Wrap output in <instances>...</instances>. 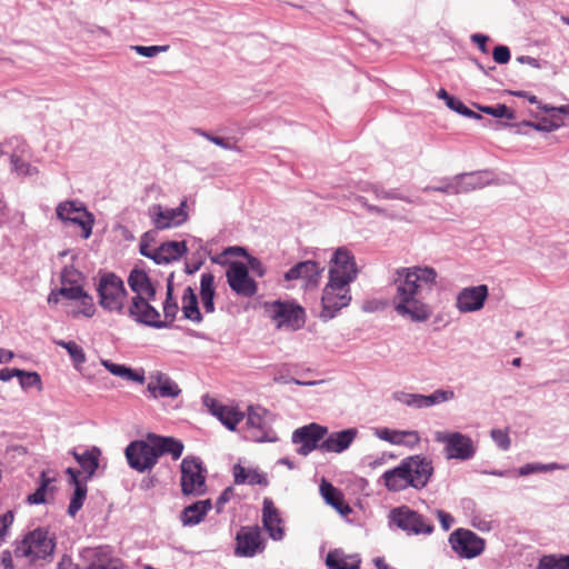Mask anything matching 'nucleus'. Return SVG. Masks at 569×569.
<instances>
[{
  "label": "nucleus",
  "instance_id": "obj_11",
  "mask_svg": "<svg viewBox=\"0 0 569 569\" xmlns=\"http://www.w3.org/2000/svg\"><path fill=\"white\" fill-rule=\"evenodd\" d=\"M452 550L460 557L471 559L480 556L486 548V540L476 532L458 528L449 536Z\"/></svg>",
  "mask_w": 569,
  "mask_h": 569
},
{
  "label": "nucleus",
  "instance_id": "obj_54",
  "mask_svg": "<svg viewBox=\"0 0 569 569\" xmlns=\"http://www.w3.org/2000/svg\"><path fill=\"white\" fill-rule=\"evenodd\" d=\"M492 57L497 63H507L510 60V50L506 46H497L493 49Z\"/></svg>",
  "mask_w": 569,
  "mask_h": 569
},
{
  "label": "nucleus",
  "instance_id": "obj_34",
  "mask_svg": "<svg viewBox=\"0 0 569 569\" xmlns=\"http://www.w3.org/2000/svg\"><path fill=\"white\" fill-rule=\"evenodd\" d=\"M233 477L236 485L248 483L251 486L260 485L262 487L268 486V479L264 473L259 471L258 469H248L241 465H234L233 467Z\"/></svg>",
  "mask_w": 569,
  "mask_h": 569
},
{
  "label": "nucleus",
  "instance_id": "obj_2",
  "mask_svg": "<svg viewBox=\"0 0 569 569\" xmlns=\"http://www.w3.org/2000/svg\"><path fill=\"white\" fill-rule=\"evenodd\" d=\"M184 445L173 437H164L148 433L144 440L130 442L124 455L128 465L139 472L151 470L161 456L170 455L172 460H178L183 452Z\"/></svg>",
  "mask_w": 569,
  "mask_h": 569
},
{
  "label": "nucleus",
  "instance_id": "obj_48",
  "mask_svg": "<svg viewBox=\"0 0 569 569\" xmlns=\"http://www.w3.org/2000/svg\"><path fill=\"white\" fill-rule=\"evenodd\" d=\"M425 191H435V192H442L446 194H458L459 188L457 183L456 177H453L450 180H447L445 183L436 187H426L423 189Z\"/></svg>",
  "mask_w": 569,
  "mask_h": 569
},
{
  "label": "nucleus",
  "instance_id": "obj_39",
  "mask_svg": "<svg viewBox=\"0 0 569 569\" xmlns=\"http://www.w3.org/2000/svg\"><path fill=\"white\" fill-rule=\"evenodd\" d=\"M164 322L167 326L171 325L173 320L177 317V313L179 311V306L177 302V299L173 298V283H172V277L168 279L167 282V292H166V300L162 306Z\"/></svg>",
  "mask_w": 569,
  "mask_h": 569
},
{
  "label": "nucleus",
  "instance_id": "obj_16",
  "mask_svg": "<svg viewBox=\"0 0 569 569\" xmlns=\"http://www.w3.org/2000/svg\"><path fill=\"white\" fill-rule=\"evenodd\" d=\"M328 429L318 423H310L298 428L292 433V442L299 445L297 452L307 456L315 449L319 448V442L327 435Z\"/></svg>",
  "mask_w": 569,
  "mask_h": 569
},
{
  "label": "nucleus",
  "instance_id": "obj_43",
  "mask_svg": "<svg viewBox=\"0 0 569 569\" xmlns=\"http://www.w3.org/2000/svg\"><path fill=\"white\" fill-rule=\"evenodd\" d=\"M36 545V530L30 531L27 537L17 545L14 549V556L17 559L19 558H29L30 562H33L34 555H33V546Z\"/></svg>",
  "mask_w": 569,
  "mask_h": 569
},
{
  "label": "nucleus",
  "instance_id": "obj_17",
  "mask_svg": "<svg viewBox=\"0 0 569 569\" xmlns=\"http://www.w3.org/2000/svg\"><path fill=\"white\" fill-rule=\"evenodd\" d=\"M230 288L239 296L252 297L257 292V283L250 278L248 268L242 262H231L226 272Z\"/></svg>",
  "mask_w": 569,
  "mask_h": 569
},
{
  "label": "nucleus",
  "instance_id": "obj_28",
  "mask_svg": "<svg viewBox=\"0 0 569 569\" xmlns=\"http://www.w3.org/2000/svg\"><path fill=\"white\" fill-rule=\"evenodd\" d=\"M211 508L212 503L210 499L196 501L182 510L180 520L183 526L199 525L204 520Z\"/></svg>",
  "mask_w": 569,
  "mask_h": 569
},
{
  "label": "nucleus",
  "instance_id": "obj_41",
  "mask_svg": "<svg viewBox=\"0 0 569 569\" xmlns=\"http://www.w3.org/2000/svg\"><path fill=\"white\" fill-rule=\"evenodd\" d=\"M102 365L108 369L109 372L123 379L137 381L140 383L144 380L143 376L138 375L123 365L112 363L109 360H102Z\"/></svg>",
  "mask_w": 569,
  "mask_h": 569
},
{
  "label": "nucleus",
  "instance_id": "obj_18",
  "mask_svg": "<svg viewBox=\"0 0 569 569\" xmlns=\"http://www.w3.org/2000/svg\"><path fill=\"white\" fill-rule=\"evenodd\" d=\"M57 216L63 220L81 227V237L88 239L92 232L93 217L82 206L74 202L60 203L57 208Z\"/></svg>",
  "mask_w": 569,
  "mask_h": 569
},
{
  "label": "nucleus",
  "instance_id": "obj_53",
  "mask_svg": "<svg viewBox=\"0 0 569 569\" xmlns=\"http://www.w3.org/2000/svg\"><path fill=\"white\" fill-rule=\"evenodd\" d=\"M81 274L72 267H66L61 272V283L80 284Z\"/></svg>",
  "mask_w": 569,
  "mask_h": 569
},
{
  "label": "nucleus",
  "instance_id": "obj_60",
  "mask_svg": "<svg viewBox=\"0 0 569 569\" xmlns=\"http://www.w3.org/2000/svg\"><path fill=\"white\" fill-rule=\"evenodd\" d=\"M23 375V370L21 369H11V368H3L0 370V380L3 382H7L11 380L13 377Z\"/></svg>",
  "mask_w": 569,
  "mask_h": 569
},
{
  "label": "nucleus",
  "instance_id": "obj_31",
  "mask_svg": "<svg viewBox=\"0 0 569 569\" xmlns=\"http://www.w3.org/2000/svg\"><path fill=\"white\" fill-rule=\"evenodd\" d=\"M361 559L358 555H347L341 550H332L327 555L326 565L329 569H359Z\"/></svg>",
  "mask_w": 569,
  "mask_h": 569
},
{
  "label": "nucleus",
  "instance_id": "obj_4",
  "mask_svg": "<svg viewBox=\"0 0 569 569\" xmlns=\"http://www.w3.org/2000/svg\"><path fill=\"white\" fill-rule=\"evenodd\" d=\"M100 307L112 313L123 316L127 306V290L120 277L113 272L102 273L97 284Z\"/></svg>",
  "mask_w": 569,
  "mask_h": 569
},
{
  "label": "nucleus",
  "instance_id": "obj_51",
  "mask_svg": "<svg viewBox=\"0 0 569 569\" xmlns=\"http://www.w3.org/2000/svg\"><path fill=\"white\" fill-rule=\"evenodd\" d=\"M448 108L451 110H455L456 112L469 117V118H477L479 119L480 116L470 110L468 107L463 104V102L457 98L450 99V102L448 104Z\"/></svg>",
  "mask_w": 569,
  "mask_h": 569
},
{
  "label": "nucleus",
  "instance_id": "obj_1",
  "mask_svg": "<svg viewBox=\"0 0 569 569\" xmlns=\"http://www.w3.org/2000/svg\"><path fill=\"white\" fill-rule=\"evenodd\" d=\"M437 272L430 267L399 268L395 271L396 293L392 303L396 312L416 322H423L431 316V308L425 302V293L436 284Z\"/></svg>",
  "mask_w": 569,
  "mask_h": 569
},
{
  "label": "nucleus",
  "instance_id": "obj_64",
  "mask_svg": "<svg viewBox=\"0 0 569 569\" xmlns=\"http://www.w3.org/2000/svg\"><path fill=\"white\" fill-rule=\"evenodd\" d=\"M230 495H231V489L230 488L226 489L221 493V496L217 500V508H218V510H221L223 505L229 500Z\"/></svg>",
  "mask_w": 569,
  "mask_h": 569
},
{
  "label": "nucleus",
  "instance_id": "obj_13",
  "mask_svg": "<svg viewBox=\"0 0 569 569\" xmlns=\"http://www.w3.org/2000/svg\"><path fill=\"white\" fill-rule=\"evenodd\" d=\"M358 276V268L353 254L346 248H338L329 267V279L351 283Z\"/></svg>",
  "mask_w": 569,
  "mask_h": 569
},
{
  "label": "nucleus",
  "instance_id": "obj_23",
  "mask_svg": "<svg viewBox=\"0 0 569 569\" xmlns=\"http://www.w3.org/2000/svg\"><path fill=\"white\" fill-rule=\"evenodd\" d=\"M204 405L229 430H236L237 425L244 418L243 412L237 408L224 406L213 398L206 397Z\"/></svg>",
  "mask_w": 569,
  "mask_h": 569
},
{
  "label": "nucleus",
  "instance_id": "obj_63",
  "mask_svg": "<svg viewBox=\"0 0 569 569\" xmlns=\"http://www.w3.org/2000/svg\"><path fill=\"white\" fill-rule=\"evenodd\" d=\"M58 569H76V565L70 557L63 556L58 563Z\"/></svg>",
  "mask_w": 569,
  "mask_h": 569
},
{
  "label": "nucleus",
  "instance_id": "obj_59",
  "mask_svg": "<svg viewBox=\"0 0 569 569\" xmlns=\"http://www.w3.org/2000/svg\"><path fill=\"white\" fill-rule=\"evenodd\" d=\"M123 565L120 559H110L107 563H92L89 569H122Z\"/></svg>",
  "mask_w": 569,
  "mask_h": 569
},
{
  "label": "nucleus",
  "instance_id": "obj_56",
  "mask_svg": "<svg viewBox=\"0 0 569 569\" xmlns=\"http://www.w3.org/2000/svg\"><path fill=\"white\" fill-rule=\"evenodd\" d=\"M17 378L22 389H29L36 385V372H27L23 370V375L17 376Z\"/></svg>",
  "mask_w": 569,
  "mask_h": 569
},
{
  "label": "nucleus",
  "instance_id": "obj_26",
  "mask_svg": "<svg viewBox=\"0 0 569 569\" xmlns=\"http://www.w3.org/2000/svg\"><path fill=\"white\" fill-rule=\"evenodd\" d=\"M67 475L69 476V483L74 487L73 493L70 499V503L68 507V515L74 517L78 511L82 508L83 502L87 498V485L86 481H81L79 479L81 472L73 468L67 469Z\"/></svg>",
  "mask_w": 569,
  "mask_h": 569
},
{
  "label": "nucleus",
  "instance_id": "obj_3",
  "mask_svg": "<svg viewBox=\"0 0 569 569\" xmlns=\"http://www.w3.org/2000/svg\"><path fill=\"white\" fill-rule=\"evenodd\" d=\"M432 473V461L425 456L415 455L402 459L399 466L385 471L381 480L389 491L397 492L410 487L425 488Z\"/></svg>",
  "mask_w": 569,
  "mask_h": 569
},
{
  "label": "nucleus",
  "instance_id": "obj_49",
  "mask_svg": "<svg viewBox=\"0 0 569 569\" xmlns=\"http://www.w3.org/2000/svg\"><path fill=\"white\" fill-rule=\"evenodd\" d=\"M397 399L403 405L415 408H423V395L417 393H400Z\"/></svg>",
  "mask_w": 569,
  "mask_h": 569
},
{
  "label": "nucleus",
  "instance_id": "obj_40",
  "mask_svg": "<svg viewBox=\"0 0 569 569\" xmlns=\"http://www.w3.org/2000/svg\"><path fill=\"white\" fill-rule=\"evenodd\" d=\"M84 293V290L81 284H70L61 283V288L58 292H51L48 297L49 303H57L59 301V296H62L66 299L78 300Z\"/></svg>",
  "mask_w": 569,
  "mask_h": 569
},
{
  "label": "nucleus",
  "instance_id": "obj_47",
  "mask_svg": "<svg viewBox=\"0 0 569 569\" xmlns=\"http://www.w3.org/2000/svg\"><path fill=\"white\" fill-rule=\"evenodd\" d=\"M79 301V310L77 313L83 315L86 317H92L96 312V306L93 302V299L90 295H88L86 291L81 296V298L78 299Z\"/></svg>",
  "mask_w": 569,
  "mask_h": 569
},
{
  "label": "nucleus",
  "instance_id": "obj_5",
  "mask_svg": "<svg viewBox=\"0 0 569 569\" xmlns=\"http://www.w3.org/2000/svg\"><path fill=\"white\" fill-rule=\"evenodd\" d=\"M180 487L183 496L200 497L207 492V468L196 456H186L180 463Z\"/></svg>",
  "mask_w": 569,
  "mask_h": 569
},
{
  "label": "nucleus",
  "instance_id": "obj_22",
  "mask_svg": "<svg viewBox=\"0 0 569 569\" xmlns=\"http://www.w3.org/2000/svg\"><path fill=\"white\" fill-rule=\"evenodd\" d=\"M262 525L272 540H282L284 537V523L278 508L269 498L263 499Z\"/></svg>",
  "mask_w": 569,
  "mask_h": 569
},
{
  "label": "nucleus",
  "instance_id": "obj_50",
  "mask_svg": "<svg viewBox=\"0 0 569 569\" xmlns=\"http://www.w3.org/2000/svg\"><path fill=\"white\" fill-rule=\"evenodd\" d=\"M168 46H149V47H146V46H134L132 47V49L140 56H143V57H148V58H151V57H154L161 52H164L168 50Z\"/></svg>",
  "mask_w": 569,
  "mask_h": 569
},
{
  "label": "nucleus",
  "instance_id": "obj_27",
  "mask_svg": "<svg viewBox=\"0 0 569 569\" xmlns=\"http://www.w3.org/2000/svg\"><path fill=\"white\" fill-rule=\"evenodd\" d=\"M128 284L133 296L156 297V287L147 272L141 269H132L128 277Z\"/></svg>",
  "mask_w": 569,
  "mask_h": 569
},
{
  "label": "nucleus",
  "instance_id": "obj_45",
  "mask_svg": "<svg viewBox=\"0 0 569 569\" xmlns=\"http://www.w3.org/2000/svg\"><path fill=\"white\" fill-rule=\"evenodd\" d=\"M455 398V392L451 390L438 389L429 396L423 395V408L431 407L441 402L449 401Z\"/></svg>",
  "mask_w": 569,
  "mask_h": 569
},
{
  "label": "nucleus",
  "instance_id": "obj_20",
  "mask_svg": "<svg viewBox=\"0 0 569 569\" xmlns=\"http://www.w3.org/2000/svg\"><path fill=\"white\" fill-rule=\"evenodd\" d=\"M147 390L152 398H178L181 389L167 373L153 371L148 377Z\"/></svg>",
  "mask_w": 569,
  "mask_h": 569
},
{
  "label": "nucleus",
  "instance_id": "obj_61",
  "mask_svg": "<svg viewBox=\"0 0 569 569\" xmlns=\"http://www.w3.org/2000/svg\"><path fill=\"white\" fill-rule=\"evenodd\" d=\"M375 193L377 196V198H383V199H399V200H405V201H409L407 198L402 197L401 194L399 193H396V192H390V191H385V190H375Z\"/></svg>",
  "mask_w": 569,
  "mask_h": 569
},
{
  "label": "nucleus",
  "instance_id": "obj_58",
  "mask_svg": "<svg viewBox=\"0 0 569 569\" xmlns=\"http://www.w3.org/2000/svg\"><path fill=\"white\" fill-rule=\"evenodd\" d=\"M437 516L441 523L442 529L446 531L449 530L455 521L453 517L443 510H438Z\"/></svg>",
  "mask_w": 569,
  "mask_h": 569
},
{
  "label": "nucleus",
  "instance_id": "obj_30",
  "mask_svg": "<svg viewBox=\"0 0 569 569\" xmlns=\"http://www.w3.org/2000/svg\"><path fill=\"white\" fill-rule=\"evenodd\" d=\"M268 410L260 406H250L247 415V426L256 430V439L263 440L269 428L266 419Z\"/></svg>",
  "mask_w": 569,
  "mask_h": 569
},
{
  "label": "nucleus",
  "instance_id": "obj_38",
  "mask_svg": "<svg viewBox=\"0 0 569 569\" xmlns=\"http://www.w3.org/2000/svg\"><path fill=\"white\" fill-rule=\"evenodd\" d=\"M56 548V535L38 528V560L51 557Z\"/></svg>",
  "mask_w": 569,
  "mask_h": 569
},
{
  "label": "nucleus",
  "instance_id": "obj_55",
  "mask_svg": "<svg viewBox=\"0 0 569 569\" xmlns=\"http://www.w3.org/2000/svg\"><path fill=\"white\" fill-rule=\"evenodd\" d=\"M553 468H555V465H550V466L526 465V466L520 468L519 472H520L521 476H527V475H530L532 472L547 471V470H550V469H553Z\"/></svg>",
  "mask_w": 569,
  "mask_h": 569
},
{
  "label": "nucleus",
  "instance_id": "obj_52",
  "mask_svg": "<svg viewBox=\"0 0 569 569\" xmlns=\"http://www.w3.org/2000/svg\"><path fill=\"white\" fill-rule=\"evenodd\" d=\"M491 437L500 449H502V450L509 449L511 441H510L509 435L506 430L493 429L491 431Z\"/></svg>",
  "mask_w": 569,
  "mask_h": 569
},
{
  "label": "nucleus",
  "instance_id": "obj_36",
  "mask_svg": "<svg viewBox=\"0 0 569 569\" xmlns=\"http://www.w3.org/2000/svg\"><path fill=\"white\" fill-rule=\"evenodd\" d=\"M181 309L186 319L193 322H200L202 320V316L198 307V298L191 287H187L183 291Z\"/></svg>",
  "mask_w": 569,
  "mask_h": 569
},
{
  "label": "nucleus",
  "instance_id": "obj_12",
  "mask_svg": "<svg viewBox=\"0 0 569 569\" xmlns=\"http://www.w3.org/2000/svg\"><path fill=\"white\" fill-rule=\"evenodd\" d=\"M390 520L401 530L413 535H430L433 525L422 515L411 510L407 506L395 508L390 512Z\"/></svg>",
  "mask_w": 569,
  "mask_h": 569
},
{
  "label": "nucleus",
  "instance_id": "obj_24",
  "mask_svg": "<svg viewBox=\"0 0 569 569\" xmlns=\"http://www.w3.org/2000/svg\"><path fill=\"white\" fill-rule=\"evenodd\" d=\"M376 436L396 446H406L408 448H415L420 443V435L416 430H396L387 427L378 428Z\"/></svg>",
  "mask_w": 569,
  "mask_h": 569
},
{
  "label": "nucleus",
  "instance_id": "obj_7",
  "mask_svg": "<svg viewBox=\"0 0 569 569\" xmlns=\"http://www.w3.org/2000/svg\"><path fill=\"white\" fill-rule=\"evenodd\" d=\"M153 239L152 232H146L141 238L139 251L142 256L153 260L158 264L176 261L187 252L184 241H167L158 248H152L150 241Z\"/></svg>",
  "mask_w": 569,
  "mask_h": 569
},
{
  "label": "nucleus",
  "instance_id": "obj_10",
  "mask_svg": "<svg viewBox=\"0 0 569 569\" xmlns=\"http://www.w3.org/2000/svg\"><path fill=\"white\" fill-rule=\"evenodd\" d=\"M154 298L156 297L132 296L131 301L126 306L124 315L149 327H167V323L160 318V312L151 305Z\"/></svg>",
  "mask_w": 569,
  "mask_h": 569
},
{
  "label": "nucleus",
  "instance_id": "obj_35",
  "mask_svg": "<svg viewBox=\"0 0 569 569\" xmlns=\"http://www.w3.org/2000/svg\"><path fill=\"white\" fill-rule=\"evenodd\" d=\"M200 298L206 312L214 311V277L212 273H202L200 278Z\"/></svg>",
  "mask_w": 569,
  "mask_h": 569
},
{
  "label": "nucleus",
  "instance_id": "obj_32",
  "mask_svg": "<svg viewBox=\"0 0 569 569\" xmlns=\"http://www.w3.org/2000/svg\"><path fill=\"white\" fill-rule=\"evenodd\" d=\"M459 193H466L481 189L489 184L488 172H470L456 176Z\"/></svg>",
  "mask_w": 569,
  "mask_h": 569
},
{
  "label": "nucleus",
  "instance_id": "obj_21",
  "mask_svg": "<svg viewBox=\"0 0 569 569\" xmlns=\"http://www.w3.org/2000/svg\"><path fill=\"white\" fill-rule=\"evenodd\" d=\"M487 298L486 284L463 288L457 296L456 307L462 313L475 312L483 308Z\"/></svg>",
  "mask_w": 569,
  "mask_h": 569
},
{
  "label": "nucleus",
  "instance_id": "obj_62",
  "mask_svg": "<svg viewBox=\"0 0 569 569\" xmlns=\"http://www.w3.org/2000/svg\"><path fill=\"white\" fill-rule=\"evenodd\" d=\"M14 357V353L11 350H7L0 348V365L9 363Z\"/></svg>",
  "mask_w": 569,
  "mask_h": 569
},
{
  "label": "nucleus",
  "instance_id": "obj_14",
  "mask_svg": "<svg viewBox=\"0 0 569 569\" xmlns=\"http://www.w3.org/2000/svg\"><path fill=\"white\" fill-rule=\"evenodd\" d=\"M148 214L158 230L178 227L188 219L187 200H182L180 206L173 209L163 208L161 204H153L149 208Z\"/></svg>",
  "mask_w": 569,
  "mask_h": 569
},
{
  "label": "nucleus",
  "instance_id": "obj_25",
  "mask_svg": "<svg viewBox=\"0 0 569 569\" xmlns=\"http://www.w3.org/2000/svg\"><path fill=\"white\" fill-rule=\"evenodd\" d=\"M357 433V429L353 428L332 432L320 443L319 449L323 452L341 453L351 446Z\"/></svg>",
  "mask_w": 569,
  "mask_h": 569
},
{
  "label": "nucleus",
  "instance_id": "obj_15",
  "mask_svg": "<svg viewBox=\"0 0 569 569\" xmlns=\"http://www.w3.org/2000/svg\"><path fill=\"white\" fill-rule=\"evenodd\" d=\"M266 543L258 526H244L236 536L234 555L251 558L264 550Z\"/></svg>",
  "mask_w": 569,
  "mask_h": 569
},
{
  "label": "nucleus",
  "instance_id": "obj_8",
  "mask_svg": "<svg viewBox=\"0 0 569 569\" xmlns=\"http://www.w3.org/2000/svg\"><path fill=\"white\" fill-rule=\"evenodd\" d=\"M435 440L443 445V452L447 459L468 460L476 452L471 438L457 431H436Z\"/></svg>",
  "mask_w": 569,
  "mask_h": 569
},
{
  "label": "nucleus",
  "instance_id": "obj_44",
  "mask_svg": "<svg viewBox=\"0 0 569 569\" xmlns=\"http://www.w3.org/2000/svg\"><path fill=\"white\" fill-rule=\"evenodd\" d=\"M538 569H569L568 556H543L538 565Z\"/></svg>",
  "mask_w": 569,
  "mask_h": 569
},
{
  "label": "nucleus",
  "instance_id": "obj_57",
  "mask_svg": "<svg viewBox=\"0 0 569 569\" xmlns=\"http://www.w3.org/2000/svg\"><path fill=\"white\" fill-rule=\"evenodd\" d=\"M197 132L200 136L204 137L206 139H208L209 141L213 142L214 144H217V146H219L221 148L232 149L230 143L228 141H226L223 138L212 136V134H210L208 132H204V131H201V130H197Z\"/></svg>",
  "mask_w": 569,
  "mask_h": 569
},
{
  "label": "nucleus",
  "instance_id": "obj_33",
  "mask_svg": "<svg viewBox=\"0 0 569 569\" xmlns=\"http://www.w3.org/2000/svg\"><path fill=\"white\" fill-rule=\"evenodd\" d=\"M71 455L74 457L76 461L80 465L83 472L87 473L86 479H90L96 470L99 467V457L101 451L99 448L93 447L89 450H84L82 453L77 452L76 450L71 451Z\"/></svg>",
  "mask_w": 569,
  "mask_h": 569
},
{
  "label": "nucleus",
  "instance_id": "obj_37",
  "mask_svg": "<svg viewBox=\"0 0 569 569\" xmlns=\"http://www.w3.org/2000/svg\"><path fill=\"white\" fill-rule=\"evenodd\" d=\"M56 481V472L47 470L41 472V483L38 487V505L47 503L53 499L56 487L52 485Z\"/></svg>",
  "mask_w": 569,
  "mask_h": 569
},
{
  "label": "nucleus",
  "instance_id": "obj_6",
  "mask_svg": "<svg viewBox=\"0 0 569 569\" xmlns=\"http://www.w3.org/2000/svg\"><path fill=\"white\" fill-rule=\"evenodd\" d=\"M351 301L350 283L328 280L322 290L320 318L330 320Z\"/></svg>",
  "mask_w": 569,
  "mask_h": 569
},
{
  "label": "nucleus",
  "instance_id": "obj_19",
  "mask_svg": "<svg viewBox=\"0 0 569 569\" xmlns=\"http://www.w3.org/2000/svg\"><path fill=\"white\" fill-rule=\"evenodd\" d=\"M322 271L323 268H320L316 261H301L284 273V279L287 281L302 280L306 289H312L319 284Z\"/></svg>",
  "mask_w": 569,
  "mask_h": 569
},
{
  "label": "nucleus",
  "instance_id": "obj_9",
  "mask_svg": "<svg viewBox=\"0 0 569 569\" xmlns=\"http://www.w3.org/2000/svg\"><path fill=\"white\" fill-rule=\"evenodd\" d=\"M267 311L277 328L290 330L300 329L306 322V313L302 307L288 301H273L266 305Z\"/></svg>",
  "mask_w": 569,
  "mask_h": 569
},
{
  "label": "nucleus",
  "instance_id": "obj_29",
  "mask_svg": "<svg viewBox=\"0 0 569 569\" xmlns=\"http://www.w3.org/2000/svg\"><path fill=\"white\" fill-rule=\"evenodd\" d=\"M320 492L326 502L341 515L347 516L351 512L350 506L345 502L342 492L325 479L320 483Z\"/></svg>",
  "mask_w": 569,
  "mask_h": 569
},
{
  "label": "nucleus",
  "instance_id": "obj_46",
  "mask_svg": "<svg viewBox=\"0 0 569 569\" xmlns=\"http://www.w3.org/2000/svg\"><path fill=\"white\" fill-rule=\"evenodd\" d=\"M481 111L495 118H507L509 120H512L515 118L513 111L510 110L506 104H497L495 107H482Z\"/></svg>",
  "mask_w": 569,
  "mask_h": 569
},
{
  "label": "nucleus",
  "instance_id": "obj_42",
  "mask_svg": "<svg viewBox=\"0 0 569 569\" xmlns=\"http://www.w3.org/2000/svg\"><path fill=\"white\" fill-rule=\"evenodd\" d=\"M57 345L61 346L62 348H64L67 350L76 369L79 370L81 368V366L86 362L87 358H86L84 350L77 342L61 340V341H58Z\"/></svg>",
  "mask_w": 569,
  "mask_h": 569
}]
</instances>
